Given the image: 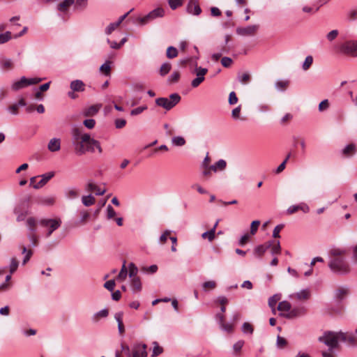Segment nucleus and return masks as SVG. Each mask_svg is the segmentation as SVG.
Segmentation results:
<instances>
[{
	"label": "nucleus",
	"instance_id": "nucleus-56",
	"mask_svg": "<svg viewBox=\"0 0 357 357\" xmlns=\"http://www.w3.org/2000/svg\"><path fill=\"white\" fill-rule=\"evenodd\" d=\"M310 293L307 289H303L300 292L297 293L296 296L300 300H305L309 298Z\"/></svg>",
	"mask_w": 357,
	"mask_h": 357
},
{
	"label": "nucleus",
	"instance_id": "nucleus-8",
	"mask_svg": "<svg viewBox=\"0 0 357 357\" xmlns=\"http://www.w3.org/2000/svg\"><path fill=\"white\" fill-rule=\"evenodd\" d=\"M259 29V25H250L246 27H238L236 33L242 36H252L256 34Z\"/></svg>",
	"mask_w": 357,
	"mask_h": 357
},
{
	"label": "nucleus",
	"instance_id": "nucleus-47",
	"mask_svg": "<svg viewBox=\"0 0 357 357\" xmlns=\"http://www.w3.org/2000/svg\"><path fill=\"white\" fill-rule=\"evenodd\" d=\"M109 311L107 309H103L100 311L98 312L96 314L93 316V319L95 321L98 320V317H107L108 316Z\"/></svg>",
	"mask_w": 357,
	"mask_h": 357
},
{
	"label": "nucleus",
	"instance_id": "nucleus-19",
	"mask_svg": "<svg viewBox=\"0 0 357 357\" xmlns=\"http://www.w3.org/2000/svg\"><path fill=\"white\" fill-rule=\"evenodd\" d=\"M328 0H319V3L317 6H305L303 8V11L307 13H316L322 5L325 4Z\"/></svg>",
	"mask_w": 357,
	"mask_h": 357
},
{
	"label": "nucleus",
	"instance_id": "nucleus-7",
	"mask_svg": "<svg viewBox=\"0 0 357 357\" xmlns=\"http://www.w3.org/2000/svg\"><path fill=\"white\" fill-rule=\"evenodd\" d=\"M340 50L344 54L357 57V41H346L340 45Z\"/></svg>",
	"mask_w": 357,
	"mask_h": 357
},
{
	"label": "nucleus",
	"instance_id": "nucleus-21",
	"mask_svg": "<svg viewBox=\"0 0 357 357\" xmlns=\"http://www.w3.org/2000/svg\"><path fill=\"white\" fill-rule=\"evenodd\" d=\"M227 162L225 160L220 159L216 162L214 165L210 166V169L213 172H216L218 170L222 171L226 168Z\"/></svg>",
	"mask_w": 357,
	"mask_h": 357
},
{
	"label": "nucleus",
	"instance_id": "nucleus-43",
	"mask_svg": "<svg viewBox=\"0 0 357 357\" xmlns=\"http://www.w3.org/2000/svg\"><path fill=\"white\" fill-rule=\"evenodd\" d=\"M172 144L175 146H181L185 144V140L183 137H174L172 139Z\"/></svg>",
	"mask_w": 357,
	"mask_h": 357
},
{
	"label": "nucleus",
	"instance_id": "nucleus-23",
	"mask_svg": "<svg viewBox=\"0 0 357 357\" xmlns=\"http://www.w3.org/2000/svg\"><path fill=\"white\" fill-rule=\"evenodd\" d=\"M74 3L75 0H64L58 5L57 8L61 12H66Z\"/></svg>",
	"mask_w": 357,
	"mask_h": 357
},
{
	"label": "nucleus",
	"instance_id": "nucleus-52",
	"mask_svg": "<svg viewBox=\"0 0 357 357\" xmlns=\"http://www.w3.org/2000/svg\"><path fill=\"white\" fill-rule=\"evenodd\" d=\"M26 253V255L23 259V264H25L31 258L32 255V251L31 250H27L26 247L22 248V254Z\"/></svg>",
	"mask_w": 357,
	"mask_h": 357
},
{
	"label": "nucleus",
	"instance_id": "nucleus-6",
	"mask_svg": "<svg viewBox=\"0 0 357 357\" xmlns=\"http://www.w3.org/2000/svg\"><path fill=\"white\" fill-rule=\"evenodd\" d=\"M42 227L48 228L47 236L49 237L51 234L57 229L61 225V220L59 218L56 219H41L39 221Z\"/></svg>",
	"mask_w": 357,
	"mask_h": 357
},
{
	"label": "nucleus",
	"instance_id": "nucleus-5",
	"mask_svg": "<svg viewBox=\"0 0 357 357\" xmlns=\"http://www.w3.org/2000/svg\"><path fill=\"white\" fill-rule=\"evenodd\" d=\"M164 15H165L164 9L162 8H157L151 10L146 15H145L142 17H139L138 19V22L140 25H144L158 17H163Z\"/></svg>",
	"mask_w": 357,
	"mask_h": 357
},
{
	"label": "nucleus",
	"instance_id": "nucleus-31",
	"mask_svg": "<svg viewBox=\"0 0 357 357\" xmlns=\"http://www.w3.org/2000/svg\"><path fill=\"white\" fill-rule=\"evenodd\" d=\"M178 50L176 47L173 46H170L167 48L166 56L168 59H174L176 58L178 56Z\"/></svg>",
	"mask_w": 357,
	"mask_h": 357
},
{
	"label": "nucleus",
	"instance_id": "nucleus-40",
	"mask_svg": "<svg viewBox=\"0 0 357 357\" xmlns=\"http://www.w3.org/2000/svg\"><path fill=\"white\" fill-rule=\"evenodd\" d=\"M66 195L69 199H75L79 196V192L75 188H70L66 192Z\"/></svg>",
	"mask_w": 357,
	"mask_h": 357
},
{
	"label": "nucleus",
	"instance_id": "nucleus-49",
	"mask_svg": "<svg viewBox=\"0 0 357 357\" xmlns=\"http://www.w3.org/2000/svg\"><path fill=\"white\" fill-rule=\"evenodd\" d=\"M289 81H277L275 82V87L278 89V90H284L286 89V88L289 85Z\"/></svg>",
	"mask_w": 357,
	"mask_h": 357
},
{
	"label": "nucleus",
	"instance_id": "nucleus-27",
	"mask_svg": "<svg viewBox=\"0 0 357 357\" xmlns=\"http://www.w3.org/2000/svg\"><path fill=\"white\" fill-rule=\"evenodd\" d=\"M100 70L104 73L105 75L108 76L111 73V61H106L100 67Z\"/></svg>",
	"mask_w": 357,
	"mask_h": 357
},
{
	"label": "nucleus",
	"instance_id": "nucleus-25",
	"mask_svg": "<svg viewBox=\"0 0 357 357\" xmlns=\"http://www.w3.org/2000/svg\"><path fill=\"white\" fill-rule=\"evenodd\" d=\"M96 199L92 195H84L82 197V202L85 206H90L95 204Z\"/></svg>",
	"mask_w": 357,
	"mask_h": 357
},
{
	"label": "nucleus",
	"instance_id": "nucleus-58",
	"mask_svg": "<svg viewBox=\"0 0 357 357\" xmlns=\"http://www.w3.org/2000/svg\"><path fill=\"white\" fill-rule=\"evenodd\" d=\"M83 124L89 129H92L96 125V121L93 119H89L84 121Z\"/></svg>",
	"mask_w": 357,
	"mask_h": 357
},
{
	"label": "nucleus",
	"instance_id": "nucleus-32",
	"mask_svg": "<svg viewBox=\"0 0 357 357\" xmlns=\"http://www.w3.org/2000/svg\"><path fill=\"white\" fill-rule=\"evenodd\" d=\"M153 347L151 357L158 356V355L161 354L163 352V349L159 346V344H158L157 342H153Z\"/></svg>",
	"mask_w": 357,
	"mask_h": 357
},
{
	"label": "nucleus",
	"instance_id": "nucleus-10",
	"mask_svg": "<svg viewBox=\"0 0 357 357\" xmlns=\"http://www.w3.org/2000/svg\"><path fill=\"white\" fill-rule=\"evenodd\" d=\"M305 314V310L303 307H295L290 310L289 312H280V315L287 319H295L301 317Z\"/></svg>",
	"mask_w": 357,
	"mask_h": 357
},
{
	"label": "nucleus",
	"instance_id": "nucleus-33",
	"mask_svg": "<svg viewBox=\"0 0 357 357\" xmlns=\"http://www.w3.org/2000/svg\"><path fill=\"white\" fill-rule=\"evenodd\" d=\"M241 330L242 332L245 334H252L254 331V328L251 324L248 322H245L242 325Z\"/></svg>",
	"mask_w": 357,
	"mask_h": 357
},
{
	"label": "nucleus",
	"instance_id": "nucleus-38",
	"mask_svg": "<svg viewBox=\"0 0 357 357\" xmlns=\"http://www.w3.org/2000/svg\"><path fill=\"white\" fill-rule=\"evenodd\" d=\"M12 38V33L10 31H6L3 33L0 34V44L7 43Z\"/></svg>",
	"mask_w": 357,
	"mask_h": 357
},
{
	"label": "nucleus",
	"instance_id": "nucleus-39",
	"mask_svg": "<svg viewBox=\"0 0 357 357\" xmlns=\"http://www.w3.org/2000/svg\"><path fill=\"white\" fill-rule=\"evenodd\" d=\"M202 237L203 238H208L209 241H213L215 237V234H214V228H212L209 231L204 232L202 234Z\"/></svg>",
	"mask_w": 357,
	"mask_h": 357
},
{
	"label": "nucleus",
	"instance_id": "nucleus-50",
	"mask_svg": "<svg viewBox=\"0 0 357 357\" xmlns=\"http://www.w3.org/2000/svg\"><path fill=\"white\" fill-rule=\"evenodd\" d=\"M19 266V262L16 258H12L10 264V274L13 273L17 268Z\"/></svg>",
	"mask_w": 357,
	"mask_h": 357
},
{
	"label": "nucleus",
	"instance_id": "nucleus-14",
	"mask_svg": "<svg viewBox=\"0 0 357 357\" xmlns=\"http://www.w3.org/2000/svg\"><path fill=\"white\" fill-rule=\"evenodd\" d=\"M272 246V241H268L265 244L257 245L254 249V254L258 257H261L265 252Z\"/></svg>",
	"mask_w": 357,
	"mask_h": 357
},
{
	"label": "nucleus",
	"instance_id": "nucleus-29",
	"mask_svg": "<svg viewBox=\"0 0 357 357\" xmlns=\"http://www.w3.org/2000/svg\"><path fill=\"white\" fill-rule=\"evenodd\" d=\"M85 133H83L82 130L77 128H75L73 129L72 135L73 138L75 141H82V137Z\"/></svg>",
	"mask_w": 357,
	"mask_h": 357
},
{
	"label": "nucleus",
	"instance_id": "nucleus-3",
	"mask_svg": "<svg viewBox=\"0 0 357 357\" xmlns=\"http://www.w3.org/2000/svg\"><path fill=\"white\" fill-rule=\"evenodd\" d=\"M347 333L339 332L334 333L331 331H326L324 335L319 337V341L324 343L329 347V350L332 351L333 349L338 347V340L340 339L342 342L347 340Z\"/></svg>",
	"mask_w": 357,
	"mask_h": 357
},
{
	"label": "nucleus",
	"instance_id": "nucleus-24",
	"mask_svg": "<svg viewBox=\"0 0 357 357\" xmlns=\"http://www.w3.org/2000/svg\"><path fill=\"white\" fill-rule=\"evenodd\" d=\"M86 190L90 192L96 190V195H103L106 191L105 189L101 190L96 184H94L92 182L88 183V184L86 185Z\"/></svg>",
	"mask_w": 357,
	"mask_h": 357
},
{
	"label": "nucleus",
	"instance_id": "nucleus-1",
	"mask_svg": "<svg viewBox=\"0 0 357 357\" xmlns=\"http://www.w3.org/2000/svg\"><path fill=\"white\" fill-rule=\"evenodd\" d=\"M345 253L346 250L340 248H333L330 251L331 259L328 266L335 273L344 275L350 272V266L344 257Z\"/></svg>",
	"mask_w": 357,
	"mask_h": 357
},
{
	"label": "nucleus",
	"instance_id": "nucleus-45",
	"mask_svg": "<svg viewBox=\"0 0 357 357\" xmlns=\"http://www.w3.org/2000/svg\"><path fill=\"white\" fill-rule=\"evenodd\" d=\"M299 209H302L304 212H307L309 211V208L306 206V210H304L301 206L298 205H293L288 208L287 213L289 214H292L298 211Z\"/></svg>",
	"mask_w": 357,
	"mask_h": 357
},
{
	"label": "nucleus",
	"instance_id": "nucleus-15",
	"mask_svg": "<svg viewBox=\"0 0 357 357\" xmlns=\"http://www.w3.org/2000/svg\"><path fill=\"white\" fill-rule=\"evenodd\" d=\"M70 88L73 91L83 92L85 91V84L80 79L73 80L70 84Z\"/></svg>",
	"mask_w": 357,
	"mask_h": 357
},
{
	"label": "nucleus",
	"instance_id": "nucleus-22",
	"mask_svg": "<svg viewBox=\"0 0 357 357\" xmlns=\"http://www.w3.org/2000/svg\"><path fill=\"white\" fill-rule=\"evenodd\" d=\"M291 308V303L287 301H283L282 302H280L278 305V307H277L278 310H279L283 313L289 312V311H290Z\"/></svg>",
	"mask_w": 357,
	"mask_h": 357
},
{
	"label": "nucleus",
	"instance_id": "nucleus-28",
	"mask_svg": "<svg viewBox=\"0 0 357 357\" xmlns=\"http://www.w3.org/2000/svg\"><path fill=\"white\" fill-rule=\"evenodd\" d=\"M171 68H172V65L170 63L165 62V63H162L160 68V75L161 76L166 75L171 70Z\"/></svg>",
	"mask_w": 357,
	"mask_h": 357
},
{
	"label": "nucleus",
	"instance_id": "nucleus-42",
	"mask_svg": "<svg viewBox=\"0 0 357 357\" xmlns=\"http://www.w3.org/2000/svg\"><path fill=\"white\" fill-rule=\"evenodd\" d=\"M138 269L137 267L133 264L130 263L129 264V277L132 279L134 278H137L136 275L137 274Z\"/></svg>",
	"mask_w": 357,
	"mask_h": 357
},
{
	"label": "nucleus",
	"instance_id": "nucleus-60",
	"mask_svg": "<svg viewBox=\"0 0 357 357\" xmlns=\"http://www.w3.org/2000/svg\"><path fill=\"white\" fill-rule=\"evenodd\" d=\"M283 227H284V225H282V224L277 225L273 229V238H280V231L283 229Z\"/></svg>",
	"mask_w": 357,
	"mask_h": 357
},
{
	"label": "nucleus",
	"instance_id": "nucleus-54",
	"mask_svg": "<svg viewBox=\"0 0 357 357\" xmlns=\"http://www.w3.org/2000/svg\"><path fill=\"white\" fill-rule=\"evenodd\" d=\"M169 5L172 10L176 9L182 5L181 0H168Z\"/></svg>",
	"mask_w": 357,
	"mask_h": 357
},
{
	"label": "nucleus",
	"instance_id": "nucleus-48",
	"mask_svg": "<svg viewBox=\"0 0 357 357\" xmlns=\"http://www.w3.org/2000/svg\"><path fill=\"white\" fill-rule=\"evenodd\" d=\"M313 62V58L312 56H307L303 64V69L307 70L311 66Z\"/></svg>",
	"mask_w": 357,
	"mask_h": 357
},
{
	"label": "nucleus",
	"instance_id": "nucleus-20",
	"mask_svg": "<svg viewBox=\"0 0 357 357\" xmlns=\"http://www.w3.org/2000/svg\"><path fill=\"white\" fill-rule=\"evenodd\" d=\"M61 148L60 139L56 138L52 139L48 144V149L52 152L57 151Z\"/></svg>",
	"mask_w": 357,
	"mask_h": 357
},
{
	"label": "nucleus",
	"instance_id": "nucleus-35",
	"mask_svg": "<svg viewBox=\"0 0 357 357\" xmlns=\"http://www.w3.org/2000/svg\"><path fill=\"white\" fill-rule=\"evenodd\" d=\"M348 290L347 289L340 288L335 293V298L338 301H341L344 296L347 294Z\"/></svg>",
	"mask_w": 357,
	"mask_h": 357
},
{
	"label": "nucleus",
	"instance_id": "nucleus-41",
	"mask_svg": "<svg viewBox=\"0 0 357 357\" xmlns=\"http://www.w3.org/2000/svg\"><path fill=\"white\" fill-rule=\"evenodd\" d=\"M287 344V341L283 337L278 335L276 345L278 349H284Z\"/></svg>",
	"mask_w": 357,
	"mask_h": 357
},
{
	"label": "nucleus",
	"instance_id": "nucleus-12",
	"mask_svg": "<svg viewBox=\"0 0 357 357\" xmlns=\"http://www.w3.org/2000/svg\"><path fill=\"white\" fill-rule=\"evenodd\" d=\"M146 348L145 344H135L132 349V357H147Z\"/></svg>",
	"mask_w": 357,
	"mask_h": 357
},
{
	"label": "nucleus",
	"instance_id": "nucleus-4",
	"mask_svg": "<svg viewBox=\"0 0 357 357\" xmlns=\"http://www.w3.org/2000/svg\"><path fill=\"white\" fill-rule=\"evenodd\" d=\"M180 100V95L174 93L171 94L169 98H158L155 99V104L168 111L174 107Z\"/></svg>",
	"mask_w": 357,
	"mask_h": 357
},
{
	"label": "nucleus",
	"instance_id": "nucleus-57",
	"mask_svg": "<svg viewBox=\"0 0 357 357\" xmlns=\"http://www.w3.org/2000/svg\"><path fill=\"white\" fill-rule=\"evenodd\" d=\"M232 62L233 61L230 57L224 56L221 59V64L225 68L230 67Z\"/></svg>",
	"mask_w": 357,
	"mask_h": 357
},
{
	"label": "nucleus",
	"instance_id": "nucleus-13",
	"mask_svg": "<svg viewBox=\"0 0 357 357\" xmlns=\"http://www.w3.org/2000/svg\"><path fill=\"white\" fill-rule=\"evenodd\" d=\"M54 176V172H50L40 176L41 179L33 185L34 189H40L43 187L53 176Z\"/></svg>",
	"mask_w": 357,
	"mask_h": 357
},
{
	"label": "nucleus",
	"instance_id": "nucleus-30",
	"mask_svg": "<svg viewBox=\"0 0 357 357\" xmlns=\"http://www.w3.org/2000/svg\"><path fill=\"white\" fill-rule=\"evenodd\" d=\"M127 275H128V270L126 266V261H124L123 266L121 267V269L119 275H117L116 279L118 280L123 281L126 278Z\"/></svg>",
	"mask_w": 357,
	"mask_h": 357
},
{
	"label": "nucleus",
	"instance_id": "nucleus-37",
	"mask_svg": "<svg viewBox=\"0 0 357 357\" xmlns=\"http://www.w3.org/2000/svg\"><path fill=\"white\" fill-rule=\"evenodd\" d=\"M280 294H274L268 299V305L270 307H275L277 303L280 300Z\"/></svg>",
	"mask_w": 357,
	"mask_h": 357
},
{
	"label": "nucleus",
	"instance_id": "nucleus-2",
	"mask_svg": "<svg viewBox=\"0 0 357 357\" xmlns=\"http://www.w3.org/2000/svg\"><path fill=\"white\" fill-rule=\"evenodd\" d=\"M96 149L98 150L100 154L102 153L100 143L98 140L91 138L89 134H84L82 141H79L75 148L77 154L79 155H84L86 152L94 153Z\"/></svg>",
	"mask_w": 357,
	"mask_h": 357
},
{
	"label": "nucleus",
	"instance_id": "nucleus-16",
	"mask_svg": "<svg viewBox=\"0 0 357 357\" xmlns=\"http://www.w3.org/2000/svg\"><path fill=\"white\" fill-rule=\"evenodd\" d=\"M29 86L28 84V78L25 77H22L20 80L15 82L12 86L11 89L13 91H18L21 89H23L26 86Z\"/></svg>",
	"mask_w": 357,
	"mask_h": 357
},
{
	"label": "nucleus",
	"instance_id": "nucleus-64",
	"mask_svg": "<svg viewBox=\"0 0 357 357\" xmlns=\"http://www.w3.org/2000/svg\"><path fill=\"white\" fill-rule=\"evenodd\" d=\"M250 79V76L248 73H243L242 75L238 76V80L243 84L248 83Z\"/></svg>",
	"mask_w": 357,
	"mask_h": 357
},
{
	"label": "nucleus",
	"instance_id": "nucleus-17",
	"mask_svg": "<svg viewBox=\"0 0 357 357\" xmlns=\"http://www.w3.org/2000/svg\"><path fill=\"white\" fill-rule=\"evenodd\" d=\"M101 107V104L91 105L84 110L83 115L84 116H93L98 112Z\"/></svg>",
	"mask_w": 357,
	"mask_h": 357
},
{
	"label": "nucleus",
	"instance_id": "nucleus-11",
	"mask_svg": "<svg viewBox=\"0 0 357 357\" xmlns=\"http://www.w3.org/2000/svg\"><path fill=\"white\" fill-rule=\"evenodd\" d=\"M186 10L189 14L194 15H199L202 13V9L197 0H190L187 5Z\"/></svg>",
	"mask_w": 357,
	"mask_h": 357
},
{
	"label": "nucleus",
	"instance_id": "nucleus-63",
	"mask_svg": "<svg viewBox=\"0 0 357 357\" xmlns=\"http://www.w3.org/2000/svg\"><path fill=\"white\" fill-rule=\"evenodd\" d=\"M329 107V102L327 99L322 100L319 105V110L323 112Z\"/></svg>",
	"mask_w": 357,
	"mask_h": 357
},
{
	"label": "nucleus",
	"instance_id": "nucleus-34",
	"mask_svg": "<svg viewBox=\"0 0 357 357\" xmlns=\"http://www.w3.org/2000/svg\"><path fill=\"white\" fill-rule=\"evenodd\" d=\"M26 225L32 233L36 231V220L34 218H29L26 220Z\"/></svg>",
	"mask_w": 357,
	"mask_h": 357
},
{
	"label": "nucleus",
	"instance_id": "nucleus-36",
	"mask_svg": "<svg viewBox=\"0 0 357 357\" xmlns=\"http://www.w3.org/2000/svg\"><path fill=\"white\" fill-rule=\"evenodd\" d=\"M180 73L178 71H174L172 73V75L168 77L167 82L169 84L176 83L179 80Z\"/></svg>",
	"mask_w": 357,
	"mask_h": 357
},
{
	"label": "nucleus",
	"instance_id": "nucleus-26",
	"mask_svg": "<svg viewBox=\"0 0 357 357\" xmlns=\"http://www.w3.org/2000/svg\"><path fill=\"white\" fill-rule=\"evenodd\" d=\"M131 287L133 291H140L142 290V282L139 277L132 279Z\"/></svg>",
	"mask_w": 357,
	"mask_h": 357
},
{
	"label": "nucleus",
	"instance_id": "nucleus-55",
	"mask_svg": "<svg viewBox=\"0 0 357 357\" xmlns=\"http://www.w3.org/2000/svg\"><path fill=\"white\" fill-rule=\"evenodd\" d=\"M121 349L123 355L126 357H132V351H131L130 347L128 345L121 344Z\"/></svg>",
	"mask_w": 357,
	"mask_h": 357
},
{
	"label": "nucleus",
	"instance_id": "nucleus-59",
	"mask_svg": "<svg viewBox=\"0 0 357 357\" xmlns=\"http://www.w3.org/2000/svg\"><path fill=\"white\" fill-rule=\"evenodd\" d=\"M7 110L13 115H17L19 114V107L15 103L8 107Z\"/></svg>",
	"mask_w": 357,
	"mask_h": 357
},
{
	"label": "nucleus",
	"instance_id": "nucleus-61",
	"mask_svg": "<svg viewBox=\"0 0 357 357\" xmlns=\"http://www.w3.org/2000/svg\"><path fill=\"white\" fill-rule=\"evenodd\" d=\"M228 101L229 105H235L238 102V98L234 91H231L229 93Z\"/></svg>",
	"mask_w": 357,
	"mask_h": 357
},
{
	"label": "nucleus",
	"instance_id": "nucleus-62",
	"mask_svg": "<svg viewBox=\"0 0 357 357\" xmlns=\"http://www.w3.org/2000/svg\"><path fill=\"white\" fill-rule=\"evenodd\" d=\"M116 215V212L111 205L107 207V217L108 219H112Z\"/></svg>",
	"mask_w": 357,
	"mask_h": 357
},
{
	"label": "nucleus",
	"instance_id": "nucleus-53",
	"mask_svg": "<svg viewBox=\"0 0 357 357\" xmlns=\"http://www.w3.org/2000/svg\"><path fill=\"white\" fill-rule=\"evenodd\" d=\"M119 26L116 22L110 23L105 29V33L107 35L111 34Z\"/></svg>",
	"mask_w": 357,
	"mask_h": 357
},
{
	"label": "nucleus",
	"instance_id": "nucleus-51",
	"mask_svg": "<svg viewBox=\"0 0 357 357\" xmlns=\"http://www.w3.org/2000/svg\"><path fill=\"white\" fill-rule=\"evenodd\" d=\"M260 225L259 220H254L252 222L250 225V234L254 235L257 233L258 227Z\"/></svg>",
	"mask_w": 357,
	"mask_h": 357
},
{
	"label": "nucleus",
	"instance_id": "nucleus-18",
	"mask_svg": "<svg viewBox=\"0 0 357 357\" xmlns=\"http://www.w3.org/2000/svg\"><path fill=\"white\" fill-rule=\"evenodd\" d=\"M356 153V146L354 144L351 143L347 145L342 150V154L344 157H351Z\"/></svg>",
	"mask_w": 357,
	"mask_h": 357
},
{
	"label": "nucleus",
	"instance_id": "nucleus-9",
	"mask_svg": "<svg viewBox=\"0 0 357 357\" xmlns=\"http://www.w3.org/2000/svg\"><path fill=\"white\" fill-rule=\"evenodd\" d=\"M195 70L197 77L194 79L191 82V86L193 88L197 87L204 80V75L208 72L207 68H204L202 67H196Z\"/></svg>",
	"mask_w": 357,
	"mask_h": 357
},
{
	"label": "nucleus",
	"instance_id": "nucleus-44",
	"mask_svg": "<svg viewBox=\"0 0 357 357\" xmlns=\"http://www.w3.org/2000/svg\"><path fill=\"white\" fill-rule=\"evenodd\" d=\"M221 328L227 332L228 333H231L234 331V325L229 323H225V321L220 324Z\"/></svg>",
	"mask_w": 357,
	"mask_h": 357
},
{
	"label": "nucleus",
	"instance_id": "nucleus-46",
	"mask_svg": "<svg viewBox=\"0 0 357 357\" xmlns=\"http://www.w3.org/2000/svg\"><path fill=\"white\" fill-rule=\"evenodd\" d=\"M203 289L206 291L208 289H213L216 287V282L215 281H207L202 284Z\"/></svg>",
	"mask_w": 357,
	"mask_h": 357
}]
</instances>
